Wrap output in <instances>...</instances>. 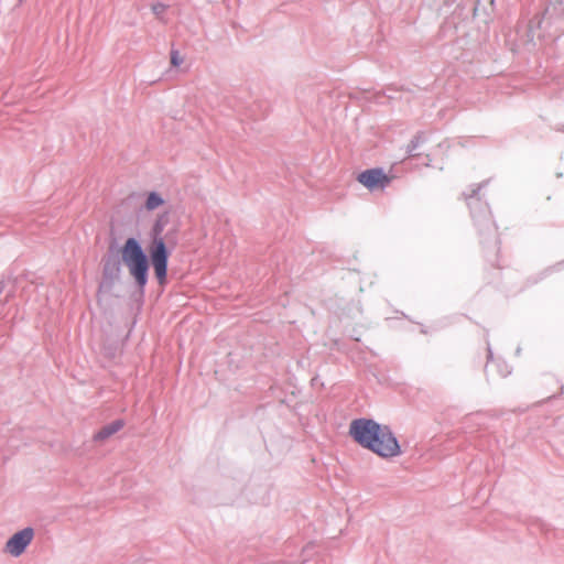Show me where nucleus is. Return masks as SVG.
<instances>
[{
  "instance_id": "f257e3e1",
  "label": "nucleus",
  "mask_w": 564,
  "mask_h": 564,
  "mask_svg": "<svg viewBox=\"0 0 564 564\" xmlns=\"http://www.w3.org/2000/svg\"><path fill=\"white\" fill-rule=\"evenodd\" d=\"M349 434L361 447L382 458L395 457L401 454L399 441L391 427L372 419H355L350 423Z\"/></svg>"
},
{
  "instance_id": "f03ea898",
  "label": "nucleus",
  "mask_w": 564,
  "mask_h": 564,
  "mask_svg": "<svg viewBox=\"0 0 564 564\" xmlns=\"http://www.w3.org/2000/svg\"><path fill=\"white\" fill-rule=\"evenodd\" d=\"M121 261L127 267L133 279L138 292L144 295L149 282L151 260L141 242L134 238H128L120 249Z\"/></svg>"
},
{
  "instance_id": "7ed1b4c3",
  "label": "nucleus",
  "mask_w": 564,
  "mask_h": 564,
  "mask_svg": "<svg viewBox=\"0 0 564 564\" xmlns=\"http://www.w3.org/2000/svg\"><path fill=\"white\" fill-rule=\"evenodd\" d=\"M488 184L484 181L477 185H471L470 193H464L467 205L470 209V215L475 225L478 227L479 234L482 236L485 232L491 234L495 238V245L499 241L496 238V225L492 220L491 213L487 203L481 202L479 192Z\"/></svg>"
},
{
  "instance_id": "20e7f679",
  "label": "nucleus",
  "mask_w": 564,
  "mask_h": 564,
  "mask_svg": "<svg viewBox=\"0 0 564 564\" xmlns=\"http://www.w3.org/2000/svg\"><path fill=\"white\" fill-rule=\"evenodd\" d=\"M148 252L158 283L163 286L167 281L169 259L171 256L165 238L151 239Z\"/></svg>"
},
{
  "instance_id": "39448f33",
  "label": "nucleus",
  "mask_w": 564,
  "mask_h": 564,
  "mask_svg": "<svg viewBox=\"0 0 564 564\" xmlns=\"http://www.w3.org/2000/svg\"><path fill=\"white\" fill-rule=\"evenodd\" d=\"M34 538V529L26 527L15 532L6 543V552L14 557L22 555Z\"/></svg>"
},
{
  "instance_id": "423d86ee",
  "label": "nucleus",
  "mask_w": 564,
  "mask_h": 564,
  "mask_svg": "<svg viewBox=\"0 0 564 564\" xmlns=\"http://www.w3.org/2000/svg\"><path fill=\"white\" fill-rule=\"evenodd\" d=\"M357 180L369 191L384 189L391 182V178L380 167L362 171Z\"/></svg>"
},
{
  "instance_id": "0eeeda50",
  "label": "nucleus",
  "mask_w": 564,
  "mask_h": 564,
  "mask_svg": "<svg viewBox=\"0 0 564 564\" xmlns=\"http://www.w3.org/2000/svg\"><path fill=\"white\" fill-rule=\"evenodd\" d=\"M122 261L116 256H107L102 260V278L109 284L113 285L120 280Z\"/></svg>"
},
{
  "instance_id": "6e6552de",
  "label": "nucleus",
  "mask_w": 564,
  "mask_h": 564,
  "mask_svg": "<svg viewBox=\"0 0 564 564\" xmlns=\"http://www.w3.org/2000/svg\"><path fill=\"white\" fill-rule=\"evenodd\" d=\"M124 426V421L121 419L115 420L109 424H106L102 426L99 431H97L94 436L93 441L96 443H102L106 440H108L110 436L119 432Z\"/></svg>"
},
{
  "instance_id": "1a4fd4ad",
  "label": "nucleus",
  "mask_w": 564,
  "mask_h": 564,
  "mask_svg": "<svg viewBox=\"0 0 564 564\" xmlns=\"http://www.w3.org/2000/svg\"><path fill=\"white\" fill-rule=\"evenodd\" d=\"M167 223H169L167 213L159 215L149 231L150 239L164 238L163 232H164V229H165Z\"/></svg>"
},
{
  "instance_id": "9d476101",
  "label": "nucleus",
  "mask_w": 564,
  "mask_h": 564,
  "mask_svg": "<svg viewBox=\"0 0 564 564\" xmlns=\"http://www.w3.org/2000/svg\"><path fill=\"white\" fill-rule=\"evenodd\" d=\"M165 199L155 191L150 192L147 195V199L144 203V208L149 212L156 209L158 207L164 205Z\"/></svg>"
},
{
  "instance_id": "9b49d317",
  "label": "nucleus",
  "mask_w": 564,
  "mask_h": 564,
  "mask_svg": "<svg viewBox=\"0 0 564 564\" xmlns=\"http://www.w3.org/2000/svg\"><path fill=\"white\" fill-rule=\"evenodd\" d=\"M425 142V137H424V133L423 132H417L413 138L412 140L410 141V143L408 144L406 147V153L409 154V156H416L415 154V150L422 144Z\"/></svg>"
},
{
  "instance_id": "f8f14e48",
  "label": "nucleus",
  "mask_w": 564,
  "mask_h": 564,
  "mask_svg": "<svg viewBox=\"0 0 564 564\" xmlns=\"http://www.w3.org/2000/svg\"><path fill=\"white\" fill-rule=\"evenodd\" d=\"M167 9V6L162 2H155L152 4V12L159 18L162 19L163 13Z\"/></svg>"
},
{
  "instance_id": "ddd939ff",
  "label": "nucleus",
  "mask_w": 564,
  "mask_h": 564,
  "mask_svg": "<svg viewBox=\"0 0 564 564\" xmlns=\"http://www.w3.org/2000/svg\"><path fill=\"white\" fill-rule=\"evenodd\" d=\"M183 63V58L180 55L178 51L172 50L171 51V64L175 67L180 66Z\"/></svg>"
},
{
  "instance_id": "4468645a",
  "label": "nucleus",
  "mask_w": 564,
  "mask_h": 564,
  "mask_svg": "<svg viewBox=\"0 0 564 564\" xmlns=\"http://www.w3.org/2000/svg\"><path fill=\"white\" fill-rule=\"evenodd\" d=\"M498 371L499 373L502 376V377H507L508 375L511 373V369L509 368V366L505 362L502 364H498Z\"/></svg>"
},
{
  "instance_id": "2eb2a0df",
  "label": "nucleus",
  "mask_w": 564,
  "mask_h": 564,
  "mask_svg": "<svg viewBox=\"0 0 564 564\" xmlns=\"http://www.w3.org/2000/svg\"><path fill=\"white\" fill-rule=\"evenodd\" d=\"M491 360H492V351H491V348L488 346L487 364H489Z\"/></svg>"
},
{
  "instance_id": "dca6fc26",
  "label": "nucleus",
  "mask_w": 564,
  "mask_h": 564,
  "mask_svg": "<svg viewBox=\"0 0 564 564\" xmlns=\"http://www.w3.org/2000/svg\"><path fill=\"white\" fill-rule=\"evenodd\" d=\"M557 131L564 132V124H561L556 128Z\"/></svg>"
},
{
  "instance_id": "f3484780",
  "label": "nucleus",
  "mask_w": 564,
  "mask_h": 564,
  "mask_svg": "<svg viewBox=\"0 0 564 564\" xmlns=\"http://www.w3.org/2000/svg\"><path fill=\"white\" fill-rule=\"evenodd\" d=\"M561 393H562V394L564 393V387L562 388V391H561Z\"/></svg>"
}]
</instances>
